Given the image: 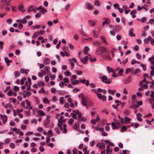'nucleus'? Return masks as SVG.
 Here are the masks:
<instances>
[{
  "label": "nucleus",
  "mask_w": 154,
  "mask_h": 154,
  "mask_svg": "<svg viewBox=\"0 0 154 154\" xmlns=\"http://www.w3.org/2000/svg\"><path fill=\"white\" fill-rule=\"evenodd\" d=\"M108 52L109 51L105 47L101 46L96 50L95 54L97 55H101Z\"/></svg>",
  "instance_id": "f257e3e1"
},
{
  "label": "nucleus",
  "mask_w": 154,
  "mask_h": 154,
  "mask_svg": "<svg viewBox=\"0 0 154 154\" xmlns=\"http://www.w3.org/2000/svg\"><path fill=\"white\" fill-rule=\"evenodd\" d=\"M101 81L104 83L106 84H110L111 82L110 79H109L105 75H103L101 77Z\"/></svg>",
  "instance_id": "f03ea898"
},
{
  "label": "nucleus",
  "mask_w": 154,
  "mask_h": 154,
  "mask_svg": "<svg viewBox=\"0 0 154 154\" xmlns=\"http://www.w3.org/2000/svg\"><path fill=\"white\" fill-rule=\"evenodd\" d=\"M106 53L107 54H106L102 55L101 56L102 58L103 59L106 61H111L112 59L110 55L109 54V52L108 53Z\"/></svg>",
  "instance_id": "7ed1b4c3"
},
{
  "label": "nucleus",
  "mask_w": 154,
  "mask_h": 154,
  "mask_svg": "<svg viewBox=\"0 0 154 154\" xmlns=\"http://www.w3.org/2000/svg\"><path fill=\"white\" fill-rule=\"evenodd\" d=\"M29 110L26 111L25 113L26 116H31L32 113H34V110L31 106H29Z\"/></svg>",
  "instance_id": "20e7f679"
},
{
  "label": "nucleus",
  "mask_w": 154,
  "mask_h": 154,
  "mask_svg": "<svg viewBox=\"0 0 154 154\" xmlns=\"http://www.w3.org/2000/svg\"><path fill=\"white\" fill-rule=\"evenodd\" d=\"M97 96L100 100H102L103 101H105L106 100V96L103 95L102 96V95L101 94L99 93L97 94Z\"/></svg>",
  "instance_id": "39448f33"
},
{
  "label": "nucleus",
  "mask_w": 154,
  "mask_h": 154,
  "mask_svg": "<svg viewBox=\"0 0 154 154\" xmlns=\"http://www.w3.org/2000/svg\"><path fill=\"white\" fill-rule=\"evenodd\" d=\"M82 114L81 113V114H79L78 115V122L79 123H80L81 122L83 121L85 122L86 120V119L84 117H82Z\"/></svg>",
  "instance_id": "423d86ee"
},
{
  "label": "nucleus",
  "mask_w": 154,
  "mask_h": 154,
  "mask_svg": "<svg viewBox=\"0 0 154 154\" xmlns=\"http://www.w3.org/2000/svg\"><path fill=\"white\" fill-rule=\"evenodd\" d=\"M86 8L88 10H91L94 8V6L89 2H87L85 4Z\"/></svg>",
  "instance_id": "0eeeda50"
},
{
  "label": "nucleus",
  "mask_w": 154,
  "mask_h": 154,
  "mask_svg": "<svg viewBox=\"0 0 154 154\" xmlns=\"http://www.w3.org/2000/svg\"><path fill=\"white\" fill-rule=\"evenodd\" d=\"M113 28L114 30L117 32H119L121 29V27L118 25L113 26Z\"/></svg>",
  "instance_id": "6e6552de"
},
{
  "label": "nucleus",
  "mask_w": 154,
  "mask_h": 154,
  "mask_svg": "<svg viewBox=\"0 0 154 154\" xmlns=\"http://www.w3.org/2000/svg\"><path fill=\"white\" fill-rule=\"evenodd\" d=\"M0 116L1 118L2 119V121L4 124H5L7 121V117L6 115H2V114H0Z\"/></svg>",
  "instance_id": "1a4fd4ad"
},
{
  "label": "nucleus",
  "mask_w": 154,
  "mask_h": 154,
  "mask_svg": "<svg viewBox=\"0 0 154 154\" xmlns=\"http://www.w3.org/2000/svg\"><path fill=\"white\" fill-rule=\"evenodd\" d=\"M112 151V149H110V147L109 145H107L106 149V154H111Z\"/></svg>",
  "instance_id": "9d476101"
},
{
  "label": "nucleus",
  "mask_w": 154,
  "mask_h": 154,
  "mask_svg": "<svg viewBox=\"0 0 154 154\" xmlns=\"http://www.w3.org/2000/svg\"><path fill=\"white\" fill-rule=\"evenodd\" d=\"M88 101L86 98H82V103L83 105L87 106L88 105Z\"/></svg>",
  "instance_id": "9b49d317"
},
{
  "label": "nucleus",
  "mask_w": 154,
  "mask_h": 154,
  "mask_svg": "<svg viewBox=\"0 0 154 154\" xmlns=\"http://www.w3.org/2000/svg\"><path fill=\"white\" fill-rule=\"evenodd\" d=\"M43 62L44 64L47 65L50 63V60L48 58L46 57L43 59Z\"/></svg>",
  "instance_id": "f8f14e48"
},
{
  "label": "nucleus",
  "mask_w": 154,
  "mask_h": 154,
  "mask_svg": "<svg viewBox=\"0 0 154 154\" xmlns=\"http://www.w3.org/2000/svg\"><path fill=\"white\" fill-rule=\"evenodd\" d=\"M71 83L72 85L78 84L79 83V80H77L74 81L72 78L71 79Z\"/></svg>",
  "instance_id": "ddd939ff"
},
{
  "label": "nucleus",
  "mask_w": 154,
  "mask_h": 154,
  "mask_svg": "<svg viewBox=\"0 0 154 154\" xmlns=\"http://www.w3.org/2000/svg\"><path fill=\"white\" fill-rule=\"evenodd\" d=\"M131 81V76H130L124 81V82L126 84H127L130 83Z\"/></svg>",
  "instance_id": "4468645a"
},
{
  "label": "nucleus",
  "mask_w": 154,
  "mask_h": 154,
  "mask_svg": "<svg viewBox=\"0 0 154 154\" xmlns=\"http://www.w3.org/2000/svg\"><path fill=\"white\" fill-rule=\"evenodd\" d=\"M101 43L100 41H95L93 42V45L96 47H99L101 45Z\"/></svg>",
  "instance_id": "2eb2a0df"
},
{
  "label": "nucleus",
  "mask_w": 154,
  "mask_h": 154,
  "mask_svg": "<svg viewBox=\"0 0 154 154\" xmlns=\"http://www.w3.org/2000/svg\"><path fill=\"white\" fill-rule=\"evenodd\" d=\"M13 114L14 116H16L17 115H18L19 116V109H17V110H13Z\"/></svg>",
  "instance_id": "dca6fc26"
},
{
  "label": "nucleus",
  "mask_w": 154,
  "mask_h": 154,
  "mask_svg": "<svg viewBox=\"0 0 154 154\" xmlns=\"http://www.w3.org/2000/svg\"><path fill=\"white\" fill-rule=\"evenodd\" d=\"M20 72L21 73H24L26 74H28V72H27V71L29 72V70L28 69H26L25 70L24 69H21L20 70Z\"/></svg>",
  "instance_id": "f3484780"
},
{
  "label": "nucleus",
  "mask_w": 154,
  "mask_h": 154,
  "mask_svg": "<svg viewBox=\"0 0 154 154\" xmlns=\"http://www.w3.org/2000/svg\"><path fill=\"white\" fill-rule=\"evenodd\" d=\"M88 57L86 56L84 57V59L81 60V62L84 64H85L86 62L88 60Z\"/></svg>",
  "instance_id": "a211bd4d"
},
{
  "label": "nucleus",
  "mask_w": 154,
  "mask_h": 154,
  "mask_svg": "<svg viewBox=\"0 0 154 154\" xmlns=\"http://www.w3.org/2000/svg\"><path fill=\"white\" fill-rule=\"evenodd\" d=\"M39 35V31L35 32L32 35V38H34L38 36Z\"/></svg>",
  "instance_id": "6ab92c4d"
},
{
  "label": "nucleus",
  "mask_w": 154,
  "mask_h": 154,
  "mask_svg": "<svg viewBox=\"0 0 154 154\" xmlns=\"http://www.w3.org/2000/svg\"><path fill=\"white\" fill-rule=\"evenodd\" d=\"M37 113L38 114L41 115L42 116L46 115V114L44 113L43 111L41 110H38L37 111Z\"/></svg>",
  "instance_id": "aec40b11"
},
{
  "label": "nucleus",
  "mask_w": 154,
  "mask_h": 154,
  "mask_svg": "<svg viewBox=\"0 0 154 154\" xmlns=\"http://www.w3.org/2000/svg\"><path fill=\"white\" fill-rule=\"evenodd\" d=\"M35 9V7L34 6H31L28 10V12H32Z\"/></svg>",
  "instance_id": "412c9836"
},
{
  "label": "nucleus",
  "mask_w": 154,
  "mask_h": 154,
  "mask_svg": "<svg viewBox=\"0 0 154 154\" xmlns=\"http://www.w3.org/2000/svg\"><path fill=\"white\" fill-rule=\"evenodd\" d=\"M100 38L101 39L102 41L103 42L105 43L107 45H108V43L106 41V40L105 37L103 36V35L101 36L100 37Z\"/></svg>",
  "instance_id": "4be33fe9"
},
{
  "label": "nucleus",
  "mask_w": 154,
  "mask_h": 154,
  "mask_svg": "<svg viewBox=\"0 0 154 154\" xmlns=\"http://www.w3.org/2000/svg\"><path fill=\"white\" fill-rule=\"evenodd\" d=\"M89 49L88 46H85L83 50V52L85 54H87V51L89 50Z\"/></svg>",
  "instance_id": "5701e85b"
},
{
  "label": "nucleus",
  "mask_w": 154,
  "mask_h": 154,
  "mask_svg": "<svg viewBox=\"0 0 154 154\" xmlns=\"http://www.w3.org/2000/svg\"><path fill=\"white\" fill-rule=\"evenodd\" d=\"M134 70V69L133 68H131V69H130L129 68H127L126 69L125 71V74H127L128 73L131 71L132 72Z\"/></svg>",
  "instance_id": "b1692460"
},
{
  "label": "nucleus",
  "mask_w": 154,
  "mask_h": 154,
  "mask_svg": "<svg viewBox=\"0 0 154 154\" xmlns=\"http://www.w3.org/2000/svg\"><path fill=\"white\" fill-rule=\"evenodd\" d=\"M136 115L137 116V119L138 121H142V119L140 117H139V116H141V114L140 113H137Z\"/></svg>",
  "instance_id": "393cba45"
},
{
  "label": "nucleus",
  "mask_w": 154,
  "mask_h": 154,
  "mask_svg": "<svg viewBox=\"0 0 154 154\" xmlns=\"http://www.w3.org/2000/svg\"><path fill=\"white\" fill-rule=\"evenodd\" d=\"M94 4L95 5L97 6H100V3L98 0H96L94 2Z\"/></svg>",
  "instance_id": "a878e982"
},
{
  "label": "nucleus",
  "mask_w": 154,
  "mask_h": 154,
  "mask_svg": "<svg viewBox=\"0 0 154 154\" xmlns=\"http://www.w3.org/2000/svg\"><path fill=\"white\" fill-rule=\"evenodd\" d=\"M63 127L64 128V130L63 131V132L65 134H66V133L67 132V130L66 128V124H64L63 125Z\"/></svg>",
  "instance_id": "bb28decb"
},
{
  "label": "nucleus",
  "mask_w": 154,
  "mask_h": 154,
  "mask_svg": "<svg viewBox=\"0 0 154 154\" xmlns=\"http://www.w3.org/2000/svg\"><path fill=\"white\" fill-rule=\"evenodd\" d=\"M142 102L141 101H138L137 102V103L136 104L137 107L140 106L142 105Z\"/></svg>",
  "instance_id": "cd10ccee"
},
{
  "label": "nucleus",
  "mask_w": 154,
  "mask_h": 154,
  "mask_svg": "<svg viewBox=\"0 0 154 154\" xmlns=\"http://www.w3.org/2000/svg\"><path fill=\"white\" fill-rule=\"evenodd\" d=\"M79 125L77 123H75L73 126V128L74 129L76 130L79 127Z\"/></svg>",
  "instance_id": "c85d7f7f"
},
{
  "label": "nucleus",
  "mask_w": 154,
  "mask_h": 154,
  "mask_svg": "<svg viewBox=\"0 0 154 154\" xmlns=\"http://www.w3.org/2000/svg\"><path fill=\"white\" fill-rule=\"evenodd\" d=\"M83 151L85 154H88L89 153V152L87 150L86 147H85L83 149Z\"/></svg>",
  "instance_id": "c756f323"
},
{
  "label": "nucleus",
  "mask_w": 154,
  "mask_h": 154,
  "mask_svg": "<svg viewBox=\"0 0 154 154\" xmlns=\"http://www.w3.org/2000/svg\"><path fill=\"white\" fill-rule=\"evenodd\" d=\"M116 91V90H111L110 89H109L108 90V92L111 94H114Z\"/></svg>",
  "instance_id": "7c9ffc66"
},
{
  "label": "nucleus",
  "mask_w": 154,
  "mask_h": 154,
  "mask_svg": "<svg viewBox=\"0 0 154 154\" xmlns=\"http://www.w3.org/2000/svg\"><path fill=\"white\" fill-rule=\"evenodd\" d=\"M14 74L15 78H17L19 76V72L18 71H16L14 72Z\"/></svg>",
  "instance_id": "2f4dec72"
},
{
  "label": "nucleus",
  "mask_w": 154,
  "mask_h": 154,
  "mask_svg": "<svg viewBox=\"0 0 154 154\" xmlns=\"http://www.w3.org/2000/svg\"><path fill=\"white\" fill-rule=\"evenodd\" d=\"M124 114L126 115L129 116L130 114V112L128 110H126L124 111Z\"/></svg>",
  "instance_id": "473e14b6"
},
{
  "label": "nucleus",
  "mask_w": 154,
  "mask_h": 154,
  "mask_svg": "<svg viewBox=\"0 0 154 154\" xmlns=\"http://www.w3.org/2000/svg\"><path fill=\"white\" fill-rule=\"evenodd\" d=\"M124 119H125V124L127 123V122L128 121L131 120V119H129L128 117H125Z\"/></svg>",
  "instance_id": "72a5a7b5"
},
{
  "label": "nucleus",
  "mask_w": 154,
  "mask_h": 154,
  "mask_svg": "<svg viewBox=\"0 0 154 154\" xmlns=\"http://www.w3.org/2000/svg\"><path fill=\"white\" fill-rule=\"evenodd\" d=\"M110 20H109V21H108L106 20H105L103 22L102 25L103 26H104L107 23L108 24H109L110 23Z\"/></svg>",
  "instance_id": "f704fd0d"
},
{
  "label": "nucleus",
  "mask_w": 154,
  "mask_h": 154,
  "mask_svg": "<svg viewBox=\"0 0 154 154\" xmlns=\"http://www.w3.org/2000/svg\"><path fill=\"white\" fill-rule=\"evenodd\" d=\"M88 59L89 60H90L91 62H93L96 61V58H93L92 59V57L91 56V57H89L88 58Z\"/></svg>",
  "instance_id": "c9c22d12"
},
{
  "label": "nucleus",
  "mask_w": 154,
  "mask_h": 154,
  "mask_svg": "<svg viewBox=\"0 0 154 154\" xmlns=\"http://www.w3.org/2000/svg\"><path fill=\"white\" fill-rule=\"evenodd\" d=\"M127 128L125 125H124L122 128L121 131L122 132H124V130L126 131L127 129Z\"/></svg>",
  "instance_id": "e433bc0d"
},
{
  "label": "nucleus",
  "mask_w": 154,
  "mask_h": 154,
  "mask_svg": "<svg viewBox=\"0 0 154 154\" xmlns=\"http://www.w3.org/2000/svg\"><path fill=\"white\" fill-rule=\"evenodd\" d=\"M38 86H42L44 85V83L42 81H39L37 83Z\"/></svg>",
  "instance_id": "4c0bfd02"
},
{
  "label": "nucleus",
  "mask_w": 154,
  "mask_h": 154,
  "mask_svg": "<svg viewBox=\"0 0 154 154\" xmlns=\"http://www.w3.org/2000/svg\"><path fill=\"white\" fill-rule=\"evenodd\" d=\"M5 108L6 109L8 108H11L12 107V106L10 103H8L5 106Z\"/></svg>",
  "instance_id": "58836bf2"
},
{
  "label": "nucleus",
  "mask_w": 154,
  "mask_h": 154,
  "mask_svg": "<svg viewBox=\"0 0 154 154\" xmlns=\"http://www.w3.org/2000/svg\"><path fill=\"white\" fill-rule=\"evenodd\" d=\"M20 11H22V13H24L26 11V10L25 9L23 10V6L22 5H20Z\"/></svg>",
  "instance_id": "ea45409f"
},
{
  "label": "nucleus",
  "mask_w": 154,
  "mask_h": 154,
  "mask_svg": "<svg viewBox=\"0 0 154 154\" xmlns=\"http://www.w3.org/2000/svg\"><path fill=\"white\" fill-rule=\"evenodd\" d=\"M26 77H24L21 80L20 84L21 85H23L24 84V82L26 80Z\"/></svg>",
  "instance_id": "a19ab883"
},
{
  "label": "nucleus",
  "mask_w": 154,
  "mask_h": 154,
  "mask_svg": "<svg viewBox=\"0 0 154 154\" xmlns=\"http://www.w3.org/2000/svg\"><path fill=\"white\" fill-rule=\"evenodd\" d=\"M70 115L72 116V117L74 119H76L77 118V116L75 113H71Z\"/></svg>",
  "instance_id": "79ce46f5"
},
{
  "label": "nucleus",
  "mask_w": 154,
  "mask_h": 154,
  "mask_svg": "<svg viewBox=\"0 0 154 154\" xmlns=\"http://www.w3.org/2000/svg\"><path fill=\"white\" fill-rule=\"evenodd\" d=\"M11 140L9 138H7L6 139L4 142V143L5 144L8 143L10 142Z\"/></svg>",
  "instance_id": "37998d69"
},
{
  "label": "nucleus",
  "mask_w": 154,
  "mask_h": 154,
  "mask_svg": "<svg viewBox=\"0 0 154 154\" xmlns=\"http://www.w3.org/2000/svg\"><path fill=\"white\" fill-rule=\"evenodd\" d=\"M65 75L66 76H70L71 75V73L69 71H67L65 72Z\"/></svg>",
  "instance_id": "c03bdc74"
},
{
  "label": "nucleus",
  "mask_w": 154,
  "mask_h": 154,
  "mask_svg": "<svg viewBox=\"0 0 154 154\" xmlns=\"http://www.w3.org/2000/svg\"><path fill=\"white\" fill-rule=\"evenodd\" d=\"M140 71L139 69L138 68H137L134 71V70L132 72V73L136 74L137 73Z\"/></svg>",
  "instance_id": "a18cd8bd"
},
{
  "label": "nucleus",
  "mask_w": 154,
  "mask_h": 154,
  "mask_svg": "<svg viewBox=\"0 0 154 154\" xmlns=\"http://www.w3.org/2000/svg\"><path fill=\"white\" fill-rule=\"evenodd\" d=\"M55 131L58 134H60V131L59 130V129L57 127H56L54 128Z\"/></svg>",
  "instance_id": "49530a36"
},
{
  "label": "nucleus",
  "mask_w": 154,
  "mask_h": 154,
  "mask_svg": "<svg viewBox=\"0 0 154 154\" xmlns=\"http://www.w3.org/2000/svg\"><path fill=\"white\" fill-rule=\"evenodd\" d=\"M57 126L60 128L61 131H63V130H64V128L61 124H57Z\"/></svg>",
  "instance_id": "de8ad7c7"
},
{
  "label": "nucleus",
  "mask_w": 154,
  "mask_h": 154,
  "mask_svg": "<svg viewBox=\"0 0 154 154\" xmlns=\"http://www.w3.org/2000/svg\"><path fill=\"white\" fill-rule=\"evenodd\" d=\"M89 24L91 26H94L95 25V23L92 21L91 20H88Z\"/></svg>",
  "instance_id": "09e8293b"
},
{
  "label": "nucleus",
  "mask_w": 154,
  "mask_h": 154,
  "mask_svg": "<svg viewBox=\"0 0 154 154\" xmlns=\"http://www.w3.org/2000/svg\"><path fill=\"white\" fill-rule=\"evenodd\" d=\"M43 101L45 103H49V101L46 98H44L43 99Z\"/></svg>",
  "instance_id": "8fccbe9b"
},
{
  "label": "nucleus",
  "mask_w": 154,
  "mask_h": 154,
  "mask_svg": "<svg viewBox=\"0 0 154 154\" xmlns=\"http://www.w3.org/2000/svg\"><path fill=\"white\" fill-rule=\"evenodd\" d=\"M12 130L13 131L16 132L15 133L17 134L19 132V130H17V129L15 128H13L12 129Z\"/></svg>",
  "instance_id": "3c124183"
},
{
  "label": "nucleus",
  "mask_w": 154,
  "mask_h": 154,
  "mask_svg": "<svg viewBox=\"0 0 154 154\" xmlns=\"http://www.w3.org/2000/svg\"><path fill=\"white\" fill-rule=\"evenodd\" d=\"M74 113H75L77 115L79 114H81V113L78 110H73V112Z\"/></svg>",
  "instance_id": "603ef678"
},
{
  "label": "nucleus",
  "mask_w": 154,
  "mask_h": 154,
  "mask_svg": "<svg viewBox=\"0 0 154 154\" xmlns=\"http://www.w3.org/2000/svg\"><path fill=\"white\" fill-rule=\"evenodd\" d=\"M73 122V120L71 119H69L68 121V123L69 125H71Z\"/></svg>",
  "instance_id": "864d4df0"
},
{
  "label": "nucleus",
  "mask_w": 154,
  "mask_h": 154,
  "mask_svg": "<svg viewBox=\"0 0 154 154\" xmlns=\"http://www.w3.org/2000/svg\"><path fill=\"white\" fill-rule=\"evenodd\" d=\"M47 11V10L43 8L41 11L42 14H44L45 12Z\"/></svg>",
  "instance_id": "5fc2aeb1"
},
{
  "label": "nucleus",
  "mask_w": 154,
  "mask_h": 154,
  "mask_svg": "<svg viewBox=\"0 0 154 154\" xmlns=\"http://www.w3.org/2000/svg\"><path fill=\"white\" fill-rule=\"evenodd\" d=\"M59 101L61 104H63V97H60V98Z\"/></svg>",
  "instance_id": "6e6d98bb"
},
{
  "label": "nucleus",
  "mask_w": 154,
  "mask_h": 154,
  "mask_svg": "<svg viewBox=\"0 0 154 154\" xmlns=\"http://www.w3.org/2000/svg\"><path fill=\"white\" fill-rule=\"evenodd\" d=\"M137 10H134L131 11L130 14L131 15H132L133 14H136L137 13Z\"/></svg>",
  "instance_id": "4d7b16f0"
},
{
  "label": "nucleus",
  "mask_w": 154,
  "mask_h": 154,
  "mask_svg": "<svg viewBox=\"0 0 154 154\" xmlns=\"http://www.w3.org/2000/svg\"><path fill=\"white\" fill-rule=\"evenodd\" d=\"M25 102H23L21 103V105L24 108H26V109H27L28 108V107L27 106H26V107H25Z\"/></svg>",
  "instance_id": "13d9d810"
},
{
  "label": "nucleus",
  "mask_w": 154,
  "mask_h": 154,
  "mask_svg": "<svg viewBox=\"0 0 154 154\" xmlns=\"http://www.w3.org/2000/svg\"><path fill=\"white\" fill-rule=\"evenodd\" d=\"M45 70L47 72H49L50 71V67L49 66H47L45 67Z\"/></svg>",
  "instance_id": "bf43d9fd"
},
{
  "label": "nucleus",
  "mask_w": 154,
  "mask_h": 154,
  "mask_svg": "<svg viewBox=\"0 0 154 154\" xmlns=\"http://www.w3.org/2000/svg\"><path fill=\"white\" fill-rule=\"evenodd\" d=\"M10 147L11 148H14L15 147L14 144L13 143H11L9 145Z\"/></svg>",
  "instance_id": "052dcab7"
},
{
  "label": "nucleus",
  "mask_w": 154,
  "mask_h": 154,
  "mask_svg": "<svg viewBox=\"0 0 154 154\" xmlns=\"http://www.w3.org/2000/svg\"><path fill=\"white\" fill-rule=\"evenodd\" d=\"M78 97L79 98H81L82 99V98H85L84 97V95L83 93H82L78 95Z\"/></svg>",
  "instance_id": "680f3d73"
},
{
  "label": "nucleus",
  "mask_w": 154,
  "mask_h": 154,
  "mask_svg": "<svg viewBox=\"0 0 154 154\" xmlns=\"http://www.w3.org/2000/svg\"><path fill=\"white\" fill-rule=\"evenodd\" d=\"M64 84V83L63 82V81H62L59 83V85L60 87H61L63 88V87Z\"/></svg>",
  "instance_id": "e2e57ef3"
},
{
  "label": "nucleus",
  "mask_w": 154,
  "mask_h": 154,
  "mask_svg": "<svg viewBox=\"0 0 154 154\" xmlns=\"http://www.w3.org/2000/svg\"><path fill=\"white\" fill-rule=\"evenodd\" d=\"M6 21L7 23L9 24H11L12 22V21L10 18L7 19L6 20Z\"/></svg>",
  "instance_id": "0e129e2a"
},
{
  "label": "nucleus",
  "mask_w": 154,
  "mask_h": 154,
  "mask_svg": "<svg viewBox=\"0 0 154 154\" xmlns=\"http://www.w3.org/2000/svg\"><path fill=\"white\" fill-rule=\"evenodd\" d=\"M134 49L136 51H138L139 50V46L137 45L135 46L134 48Z\"/></svg>",
  "instance_id": "69168bd1"
},
{
  "label": "nucleus",
  "mask_w": 154,
  "mask_h": 154,
  "mask_svg": "<svg viewBox=\"0 0 154 154\" xmlns=\"http://www.w3.org/2000/svg\"><path fill=\"white\" fill-rule=\"evenodd\" d=\"M50 77L51 80H54L55 78V75H50Z\"/></svg>",
  "instance_id": "338daca9"
},
{
  "label": "nucleus",
  "mask_w": 154,
  "mask_h": 154,
  "mask_svg": "<svg viewBox=\"0 0 154 154\" xmlns=\"http://www.w3.org/2000/svg\"><path fill=\"white\" fill-rule=\"evenodd\" d=\"M21 154H29L28 151H26L25 152L23 150H22L20 152Z\"/></svg>",
  "instance_id": "774afa93"
}]
</instances>
